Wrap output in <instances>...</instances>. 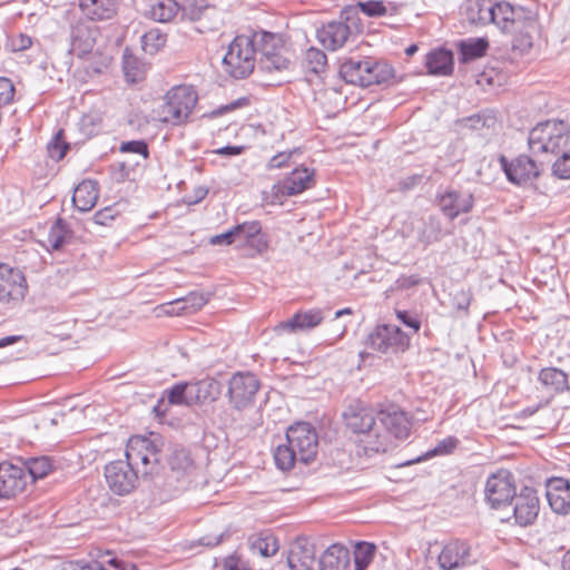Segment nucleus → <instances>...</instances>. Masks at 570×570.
Instances as JSON below:
<instances>
[{
  "instance_id": "f257e3e1",
  "label": "nucleus",
  "mask_w": 570,
  "mask_h": 570,
  "mask_svg": "<svg viewBox=\"0 0 570 570\" xmlns=\"http://www.w3.org/2000/svg\"><path fill=\"white\" fill-rule=\"evenodd\" d=\"M343 420L353 433L364 436L361 446L367 456L387 451L390 444L386 434L375 430L374 411L360 401L352 402L343 412Z\"/></svg>"
},
{
  "instance_id": "f03ea898",
  "label": "nucleus",
  "mask_w": 570,
  "mask_h": 570,
  "mask_svg": "<svg viewBox=\"0 0 570 570\" xmlns=\"http://www.w3.org/2000/svg\"><path fill=\"white\" fill-rule=\"evenodd\" d=\"M340 75L347 83L370 87L387 82L393 77V69L387 63L371 57H351L342 62Z\"/></svg>"
},
{
  "instance_id": "7ed1b4c3",
  "label": "nucleus",
  "mask_w": 570,
  "mask_h": 570,
  "mask_svg": "<svg viewBox=\"0 0 570 570\" xmlns=\"http://www.w3.org/2000/svg\"><path fill=\"white\" fill-rule=\"evenodd\" d=\"M255 41L249 36H237L223 58L224 70L235 79L247 78L256 65Z\"/></svg>"
},
{
  "instance_id": "20e7f679",
  "label": "nucleus",
  "mask_w": 570,
  "mask_h": 570,
  "mask_svg": "<svg viewBox=\"0 0 570 570\" xmlns=\"http://www.w3.org/2000/svg\"><path fill=\"white\" fill-rule=\"evenodd\" d=\"M198 100L196 90L191 86L180 85L173 87L165 96V104L160 108L159 119L174 126L185 124Z\"/></svg>"
},
{
  "instance_id": "39448f33",
  "label": "nucleus",
  "mask_w": 570,
  "mask_h": 570,
  "mask_svg": "<svg viewBox=\"0 0 570 570\" xmlns=\"http://www.w3.org/2000/svg\"><path fill=\"white\" fill-rule=\"evenodd\" d=\"M569 140V126L562 120H547L529 132L528 144L533 154L558 153Z\"/></svg>"
},
{
  "instance_id": "423d86ee",
  "label": "nucleus",
  "mask_w": 570,
  "mask_h": 570,
  "mask_svg": "<svg viewBox=\"0 0 570 570\" xmlns=\"http://www.w3.org/2000/svg\"><path fill=\"white\" fill-rule=\"evenodd\" d=\"M503 13L513 17L512 48L520 53L528 52L533 46L537 14L531 9L517 3L504 4Z\"/></svg>"
},
{
  "instance_id": "0eeeda50",
  "label": "nucleus",
  "mask_w": 570,
  "mask_h": 570,
  "mask_svg": "<svg viewBox=\"0 0 570 570\" xmlns=\"http://www.w3.org/2000/svg\"><path fill=\"white\" fill-rule=\"evenodd\" d=\"M410 336L392 324L377 325L366 341L370 348L383 354L404 352L410 347Z\"/></svg>"
},
{
  "instance_id": "6e6552de",
  "label": "nucleus",
  "mask_w": 570,
  "mask_h": 570,
  "mask_svg": "<svg viewBox=\"0 0 570 570\" xmlns=\"http://www.w3.org/2000/svg\"><path fill=\"white\" fill-rule=\"evenodd\" d=\"M126 462L132 468L140 463L142 465V474H153L156 472L160 458L159 451L154 443L145 436H132L128 440L125 451Z\"/></svg>"
},
{
  "instance_id": "1a4fd4ad",
  "label": "nucleus",
  "mask_w": 570,
  "mask_h": 570,
  "mask_svg": "<svg viewBox=\"0 0 570 570\" xmlns=\"http://www.w3.org/2000/svg\"><path fill=\"white\" fill-rule=\"evenodd\" d=\"M286 442L298 454V461L308 464L317 453L318 440L315 429L307 422H297L286 432Z\"/></svg>"
},
{
  "instance_id": "9d476101",
  "label": "nucleus",
  "mask_w": 570,
  "mask_h": 570,
  "mask_svg": "<svg viewBox=\"0 0 570 570\" xmlns=\"http://www.w3.org/2000/svg\"><path fill=\"white\" fill-rule=\"evenodd\" d=\"M484 493L491 508L498 510L508 508L517 494L512 473L500 470L491 474L487 480Z\"/></svg>"
},
{
  "instance_id": "9b49d317",
  "label": "nucleus",
  "mask_w": 570,
  "mask_h": 570,
  "mask_svg": "<svg viewBox=\"0 0 570 570\" xmlns=\"http://www.w3.org/2000/svg\"><path fill=\"white\" fill-rule=\"evenodd\" d=\"M261 382L253 373H235L228 383L229 402L237 410L249 407L254 404Z\"/></svg>"
},
{
  "instance_id": "f8f14e48",
  "label": "nucleus",
  "mask_w": 570,
  "mask_h": 570,
  "mask_svg": "<svg viewBox=\"0 0 570 570\" xmlns=\"http://www.w3.org/2000/svg\"><path fill=\"white\" fill-rule=\"evenodd\" d=\"M105 478L109 490L120 497L132 492L138 484V471L124 460L106 464Z\"/></svg>"
},
{
  "instance_id": "ddd939ff",
  "label": "nucleus",
  "mask_w": 570,
  "mask_h": 570,
  "mask_svg": "<svg viewBox=\"0 0 570 570\" xmlns=\"http://www.w3.org/2000/svg\"><path fill=\"white\" fill-rule=\"evenodd\" d=\"M512 514L503 518V521L513 519L514 523L520 527H528L534 523L540 511V501L537 491L532 488L524 487L514 495L511 503Z\"/></svg>"
},
{
  "instance_id": "4468645a",
  "label": "nucleus",
  "mask_w": 570,
  "mask_h": 570,
  "mask_svg": "<svg viewBox=\"0 0 570 570\" xmlns=\"http://www.w3.org/2000/svg\"><path fill=\"white\" fill-rule=\"evenodd\" d=\"M27 468L19 462H0V499H12L29 485Z\"/></svg>"
},
{
  "instance_id": "2eb2a0df",
  "label": "nucleus",
  "mask_w": 570,
  "mask_h": 570,
  "mask_svg": "<svg viewBox=\"0 0 570 570\" xmlns=\"http://www.w3.org/2000/svg\"><path fill=\"white\" fill-rule=\"evenodd\" d=\"M27 291L22 272L0 263V302L17 305L24 298Z\"/></svg>"
},
{
  "instance_id": "dca6fc26",
  "label": "nucleus",
  "mask_w": 570,
  "mask_h": 570,
  "mask_svg": "<svg viewBox=\"0 0 570 570\" xmlns=\"http://www.w3.org/2000/svg\"><path fill=\"white\" fill-rule=\"evenodd\" d=\"M499 163L507 179L518 186L527 185L540 175L539 166L527 155H520L512 160H508L505 156H501Z\"/></svg>"
},
{
  "instance_id": "f3484780",
  "label": "nucleus",
  "mask_w": 570,
  "mask_h": 570,
  "mask_svg": "<svg viewBox=\"0 0 570 570\" xmlns=\"http://www.w3.org/2000/svg\"><path fill=\"white\" fill-rule=\"evenodd\" d=\"M438 205L450 220H454L461 214L471 212L474 205V197L468 190L446 189L438 195Z\"/></svg>"
},
{
  "instance_id": "a211bd4d",
  "label": "nucleus",
  "mask_w": 570,
  "mask_h": 570,
  "mask_svg": "<svg viewBox=\"0 0 570 570\" xmlns=\"http://www.w3.org/2000/svg\"><path fill=\"white\" fill-rule=\"evenodd\" d=\"M315 185V171L305 166L294 168L284 179L273 186L276 194L296 196Z\"/></svg>"
},
{
  "instance_id": "6ab92c4d",
  "label": "nucleus",
  "mask_w": 570,
  "mask_h": 570,
  "mask_svg": "<svg viewBox=\"0 0 570 570\" xmlns=\"http://www.w3.org/2000/svg\"><path fill=\"white\" fill-rule=\"evenodd\" d=\"M316 562V546L306 537L296 538L287 553L289 570H313Z\"/></svg>"
},
{
  "instance_id": "aec40b11",
  "label": "nucleus",
  "mask_w": 570,
  "mask_h": 570,
  "mask_svg": "<svg viewBox=\"0 0 570 570\" xmlns=\"http://www.w3.org/2000/svg\"><path fill=\"white\" fill-rule=\"evenodd\" d=\"M142 14L159 23L178 22L181 0H142Z\"/></svg>"
},
{
  "instance_id": "412c9836",
  "label": "nucleus",
  "mask_w": 570,
  "mask_h": 570,
  "mask_svg": "<svg viewBox=\"0 0 570 570\" xmlns=\"http://www.w3.org/2000/svg\"><path fill=\"white\" fill-rule=\"evenodd\" d=\"M546 497L551 510L567 515L570 512V482L564 478H550L546 484Z\"/></svg>"
},
{
  "instance_id": "4be33fe9",
  "label": "nucleus",
  "mask_w": 570,
  "mask_h": 570,
  "mask_svg": "<svg viewBox=\"0 0 570 570\" xmlns=\"http://www.w3.org/2000/svg\"><path fill=\"white\" fill-rule=\"evenodd\" d=\"M350 36L351 27L343 20V14L341 16V20L330 21L317 29L318 41L327 50L332 51L342 48L348 40Z\"/></svg>"
},
{
  "instance_id": "5701e85b",
  "label": "nucleus",
  "mask_w": 570,
  "mask_h": 570,
  "mask_svg": "<svg viewBox=\"0 0 570 570\" xmlns=\"http://www.w3.org/2000/svg\"><path fill=\"white\" fill-rule=\"evenodd\" d=\"M379 420L385 428L386 432L395 439L404 440L411 431V423L407 415L395 406H389L381 410Z\"/></svg>"
},
{
  "instance_id": "b1692460",
  "label": "nucleus",
  "mask_w": 570,
  "mask_h": 570,
  "mask_svg": "<svg viewBox=\"0 0 570 570\" xmlns=\"http://www.w3.org/2000/svg\"><path fill=\"white\" fill-rule=\"evenodd\" d=\"M470 549L466 542L453 540L446 543L439 554V564L443 570H454L466 564Z\"/></svg>"
},
{
  "instance_id": "393cba45",
  "label": "nucleus",
  "mask_w": 570,
  "mask_h": 570,
  "mask_svg": "<svg viewBox=\"0 0 570 570\" xmlns=\"http://www.w3.org/2000/svg\"><path fill=\"white\" fill-rule=\"evenodd\" d=\"M497 2L491 0H466L464 16L470 23L485 26L493 23L495 19Z\"/></svg>"
},
{
  "instance_id": "a878e982",
  "label": "nucleus",
  "mask_w": 570,
  "mask_h": 570,
  "mask_svg": "<svg viewBox=\"0 0 570 570\" xmlns=\"http://www.w3.org/2000/svg\"><path fill=\"white\" fill-rule=\"evenodd\" d=\"M320 570H351V553L347 548L335 543L320 558Z\"/></svg>"
},
{
  "instance_id": "bb28decb",
  "label": "nucleus",
  "mask_w": 570,
  "mask_h": 570,
  "mask_svg": "<svg viewBox=\"0 0 570 570\" xmlns=\"http://www.w3.org/2000/svg\"><path fill=\"white\" fill-rule=\"evenodd\" d=\"M453 65L452 51L442 47L431 50L425 58L428 72L433 76H450Z\"/></svg>"
},
{
  "instance_id": "cd10ccee",
  "label": "nucleus",
  "mask_w": 570,
  "mask_h": 570,
  "mask_svg": "<svg viewBox=\"0 0 570 570\" xmlns=\"http://www.w3.org/2000/svg\"><path fill=\"white\" fill-rule=\"evenodd\" d=\"M98 197V184L94 180H83L73 190L72 204L79 212L86 213L94 208Z\"/></svg>"
},
{
  "instance_id": "c85d7f7f",
  "label": "nucleus",
  "mask_w": 570,
  "mask_h": 570,
  "mask_svg": "<svg viewBox=\"0 0 570 570\" xmlns=\"http://www.w3.org/2000/svg\"><path fill=\"white\" fill-rule=\"evenodd\" d=\"M538 380L541 385L556 394L570 390L568 374L558 367H544L539 372Z\"/></svg>"
},
{
  "instance_id": "c756f323",
  "label": "nucleus",
  "mask_w": 570,
  "mask_h": 570,
  "mask_svg": "<svg viewBox=\"0 0 570 570\" xmlns=\"http://www.w3.org/2000/svg\"><path fill=\"white\" fill-rule=\"evenodd\" d=\"M220 395V384L214 379L200 380L189 385L193 404L215 401Z\"/></svg>"
},
{
  "instance_id": "7c9ffc66",
  "label": "nucleus",
  "mask_w": 570,
  "mask_h": 570,
  "mask_svg": "<svg viewBox=\"0 0 570 570\" xmlns=\"http://www.w3.org/2000/svg\"><path fill=\"white\" fill-rule=\"evenodd\" d=\"M118 0H80V8L91 20L110 19L117 10Z\"/></svg>"
},
{
  "instance_id": "2f4dec72",
  "label": "nucleus",
  "mask_w": 570,
  "mask_h": 570,
  "mask_svg": "<svg viewBox=\"0 0 570 570\" xmlns=\"http://www.w3.org/2000/svg\"><path fill=\"white\" fill-rule=\"evenodd\" d=\"M324 320V312L321 308H312L303 312H297L291 320L283 324L284 327L292 331L312 330L318 326Z\"/></svg>"
},
{
  "instance_id": "473e14b6",
  "label": "nucleus",
  "mask_w": 570,
  "mask_h": 570,
  "mask_svg": "<svg viewBox=\"0 0 570 570\" xmlns=\"http://www.w3.org/2000/svg\"><path fill=\"white\" fill-rule=\"evenodd\" d=\"M122 70L126 80L136 83L145 78L148 65L135 56L129 48H126L122 53Z\"/></svg>"
},
{
  "instance_id": "72a5a7b5",
  "label": "nucleus",
  "mask_w": 570,
  "mask_h": 570,
  "mask_svg": "<svg viewBox=\"0 0 570 570\" xmlns=\"http://www.w3.org/2000/svg\"><path fill=\"white\" fill-rule=\"evenodd\" d=\"M450 232L443 229L441 219L438 216L430 215L423 220L417 238L424 245H430L440 242Z\"/></svg>"
},
{
  "instance_id": "f704fd0d",
  "label": "nucleus",
  "mask_w": 570,
  "mask_h": 570,
  "mask_svg": "<svg viewBox=\"0 0 570 570\" xmlns=\"http://www.w3.org/2000/svg\"><path fill=\"white\" fill-rule=\"evenodd\" d=\"M71 237L72 230L68 223L62 218H57L49 228L46 244L51 249L58 250L69 243Z\"/></svg>"
},
{
  "instance_id": "c9c22d12",
  "label": "nucleus",
  "mask_w": 570,
  "mask_h": 570,
  "mask_svg": "<svg viewBox=\"0 0 570 570\" xmlns=\"http://www.w3.org/2000/svg\"><path fill=\"white\" fill-rule=\"evenodd\" d=\"M252 39L255 41V47L259 45L257 50L261 52V58H269L276 52H281V50L286 49L283 39L272 32H259L255 33Z\"/></svg>"
},
{
  "instance_id": "e433bc0d",
  "label": "nucleus",
  "mask_w": 570,
  "mask_h": 570,
  "mask_svg": "<svg viewBox=\"0 0 570 570\" xmlns=\"http://www.w3.org/2000/svg\"><path fill=\"white\" fill-rule=\"evenodd\" d=\"M209 299L208 294L191 292L186 297L176 299L170 303L173 309L170 313L177 315L193 314L199 311Z\"/></svg>"
},
{
  "instance_id": "4c0bfd02",
  "label": "nucleus",
  "mask_w": 570,
  "mask_h": 570,
  "mask_svg": "<svg viewBox=\"0 0 570 570\" xmlns=\"http://www.w3.org/2000/svg\"><path fill=\"white\" fill-rule=\"evenodd\" d=\"M489 43L483 38H470L458 43L460 61L465 63L483 57Z\"/></svg>"
},
{
  "instance_id": "58836bf2",
  "label": "nucleus",
  "mask_w": 570,
  "mask_h": 570,
  "mask_svg": "<svg viewBox=\"0 0 570 570\" xmlns=\"http://www.w3.org/2000/svg\"><path fill=\"white\" fill-rule=\"evenodd\" d=\"M248 546L253 554L271 557L278 550L276 538L269 533H261L248 538Z\"/></svg>"
},
{
  "instance_id": "ea45409f",
  "label": "nucleus",
  "mask_w": 570,
  "mask_h": 570,
  "mask_svg": "<svg viewBox=\"0 0 570 570\" xmlns=\"http://www.w3.org/2000/svg\"><path fill=\"white\" fill-rule=\"evenodd\" d=\"M95 45V39L87 27H77L71 32V51L81 57L89 53Z\"/></svg>"
},
{
  "instance_id": "a19ab883",
  "label": "nucleus",
  "mask_w": 570,
  "mask_h": 570,
  "mask_svg": "<svg viewBox=\"0 0 570 570\" xmlns=\"http://www.w3.org/2000/svg\"><path fill=\"white\" fill-rule=\"evenodd\" d=\"M20 463L27 468L30 484L46 478L52 471V463L48 456L30 458Z\"/></svg>"
},
{
  "instance_id": "79ce46f5",
  "label": "nucleus",
  "mask_w": 570,
  "mask_h": 570,
  "mask_svg": "<svg viewBox=\"0 0 570 570\" xmlns=\"http://www.w3.org/2000/svg\"><path fill=\"white\" fill-rule=\"evenodd\" d=\"M258 66L266 72L289 70L292 67L291 52L286 48L269 58H261Z\"/></svg>"
},
{
  "instance_id": "37998d69",
  "label": "nucleus",
  "mask_w": 570,
  "mask_h": 570,
  "mask_svg": "<svg viewBox=\"0 0 570 570\" xmlns=\"http://www.w3.org/2000/svg\"><path fill=\"white\" fill-rule=\"evenodd\" d=\"M168 462L171 470L178 475L189 473L194 465L189 451L184 448H175L169 455Z\"/></svg>"
},
{
  "instance_id": "c03bdc74",
  "label": "nucleus",
  "mask_w": 570,
  "mask_h": 570,
  "mask_svg": "<svg viewBox=\"0 0 570 570\" xmlns=\"http://www.w3.org/2000/svg\"><path fill=\"white\" fill-rule=\"evenodd\" d=\"M303 66L309 72L322 73L327 67V57L323 50L311 47L305 51Z\"/></svg>"
},
{
  "instance_id": "a18cd8bd",
  "label": "nucleus",
  "mask_w": 570,
  "mask_h": 570,
  "mask_svg": "<svg viewBox=\"0 0 570 570\" xmlns=\"http://www.w3.org/2000/svg\"><path fill=\"white\" fill-rule=\"evenodd\" d=\"M298 456L288 442L277 445L274 452L275 464L282 471L291 470L298 461Z\"/></svg>"
},
{
  "instance_id": "49530a36",
  "label": "nucleus",
  "mask_w": 570,
  "mask_h": 570,
  "mask_svg": "<svg viewBox=\"0 0 570 570\" xmlns=\"http://www.w3.org/2000/svg\"><path fill=\"white\" fill-rule=\"evenodd\" d=\"M141 49L148 55L157 53L166 45V35L159 29H150L141 36Z\"/></svg>"
},
{
  "instance_id": "de8ad7c7",
  "label": "nucleus",
  "mask_w": 570,
  "mask_h": 570,
  "mask_svg": "<svg viewBox=\"0 0 570 570\" xmlns=\"http://www.w3.org/2000/svg\"><path fill=\"white\" fill-rule=\"evenodd\" d=\"M375 546L368 542H360L354 550V568L353 570H365L374 558Z\"/></svg>"
},
{
  "instance_id": "09e8293b",
  "label": "nucleus",
  "mask_w": 570,
  "mask_h": 570,
  "mask_svg": "<svg viewBox=\"0 0 570 570\" xmlns=\"http://www.w3.org/2000/svg\"><path fill=\"white\" fill-rule=\"evenodd\" d=\"M189 385L188 383H177L166 391L168 402L175 405H193L189 400Z\"/></svg>"
},
{
  "instance_id": "8fccbe9b",
  "label": "nucleus",
  "mask_w": 570,
  "mask_h": 570,
  "mask_svg": "<svg viewBox=\"0 0 570 570\" xmlns=\"http://www.w3.org/2000/svg\"><path fill=\"white\" fill-rule=\"evenodd\" d=\"M101 124L102 117L98 112H88L80 118L79 129L85 136L91 137L99 132Z\"/></svg>"
},
{
  "instance_id": "3c124183",
  "label": "nucleus",
  "mask_w": 570,
  "mask_h": 570,
  "mask_svg": "<svg viewBox=\"0 0 570 570\" xmlns=\"http://www.w3.org/2000/svg\"><path fill=\"white\" fill-rule=\"evenodd\" d=\"M237 242L248 243L261 233L262 226L257 220L244 222L233 227Z\"/></svg>"
},
{
  "instance_id": "603ef678",
  "label": "nucleus",
  "mask_w": 570,
  "mask_h": 570,
  "mask_svg": "<svg viewBox=\"0 0 570 570\" xmlns=\"http://www.w3.org/2000/svg\"><path fill=\"white\" fill-rule=\"evenodd\" d=\"M80 570H137L132 563H125L116 558L107 561V566L100 561H91L81 566Z\"/></svg>"
},
{
  "instance_id": "864d4df0",
  "label": "nucleus",
  "mask_w": 570,
  "mask_h": 570,
  "mask_svg": "<svg viewBox=\"0 0 570 570\" xmlns=\"http://www.w3.org/2000/svg\"><path fill=\"white\" fill-rule=\"evenodd\" d=\"M68 149L69 144H67L63 140L62 130H59L47 145L49 157L56 161L61 160L65 157Z\"/></svg>"
},
{
  "instance_id": "5fc2aeb1",
  "label": "nucleus",
  "mask_w": 570,
  "mask_h": 570,
  "mask_svg": "<svg viewBox=\"0 0 570 570\" xmlns=\"http://www.w3.org/2000/svg\"><path fill=\"white\" fill-rule=\"evenodd\" d=\"M207 11V7L193 6L190 0H181V13L179 14L178 22L200 20Z\"/></svg>"
},
{
  "instance_id": "6e6d98bb",
  "label": "nucleus",
  "mask_w": 570,
  "mask_h": 570,
  "mask_svg": "<svg viewBox=\"0 0 570 570\" xmlns=\"http://www.w3.org/2000/svg\"><path fill=\"white\" fill-rule=\"evenodd\" d=\"M504 4L511 3L507 1L497 2L495 19L493 24H495L503 33L511 35L513 37V17L503 13Z\"/></svg>"
},
{
  "instance_id": "4d7b16f0",
  "label": "nucleus",
  "mask_w": 570,
  "mask_h": 570,
  "mask_svg": "<svg viewBox=\"0 0 570 570\" xmlns=\"http://www.w3.org/2000/svg\"><path fill=\"white\" fill-rule=\"evenodd\" d=\"M357 7L370 18H379L387 13V8L381 0L360 1L357 2Z\"/></svg>"
},
{
  "instance_id": "13d9d810",
  "label": "nucleus",
  "mask_w": 570,
  "mask_h": 570,
  "mask_svg": "<svg viewBox=\"0 0 570 570\" xmlns=\"http://www.w3.org/2000/svg\"><path fill=\"white\" fill-rule=\"evenodd\" d=\"M396 318L409 330L412 331L413 334L417 333L421 328V320L415 312L405 311V309H394Z\"/></svg>"
},
{
  "instance_id": "bf43d9fd",
  "label": "nucleus",
  "mask_w": 570,
  "mask_h": 570,
  "mask_svg": "<svg viewBox=\"0 0 570 570\" xmlns=\"http://www.w3.org/2000/svg\"><path fill=\"white\" fill-rule=\"evenodd\" d=\"M299 154V149L294 148L292 150L281 151L274 155L267 163L266 167L269 170L281 169L291 165V159L294 155Z\"/></svg>"
},
{
  "instance_id": "052dcab7",
  "label": "nucleus",
  "mask_w": 570,
  "mask_h": 570,
  "mask_svg": "<svg viewBox=\"0 0 570 570\" xmlns=\"http://www.w3.org/2000/svg\"><path fill=\"white\" fill-rule=\"evenodd\" d=\"M459 444V440L455 436H448L438 442L435 448L429 451L424 458H430L431 455H444L451 453Z\"/></svg>"
},
{
  "instance_id": "680f3d73",
  "label": "nucleus",
  "mask_w": 570,
  "mask_h": 570,
  "mask_svg": "<svg viewBox=\"0 0 570 570\" xmlns=\"http://www.w3.org/2000/svg\"><path fill=\"white\" fill-rule=\"evenodd\" d=\"M119 150L121 153H131L140 155L145 159L148 158L149 156L148 145L146 144L145 140L125 141L121 144Z\"/></svg>"
},
{
  "instance_id": "e2e57ef3",
  "label": "nucleus",
  "mask_w": 570,
  "mask_h": 570,
  "mask_svg": "<svg viewBox=\"0 0 570 570\" xmlns=\"http://www.w3.org/2000/svg\"><path fill=\"white\" fill-rule=\"evenodd\" d=\"M553 174L561 179L570 178V150L562 156L552 166Z\"/></svg>"
},
{
  "instance_id": "0e129e2a",
  "label": "nucleus",
  "mask_w": 570,
  "mask_h": 570,
  "mask_svg": "<svg viewBox=\"0 0 570 570\" xmlns=\"http://www.w3.org/2000/svg\"><path fill=\"white\" fill-rule=\"evenodd\" d=\"M14 86L7 77H0V108L13 100Z\"/></svg>"
},
{
  "instance_id": "69168bd1",
  "label": "nucleus",
  "mask_w": 570,
  "mask_h": 570,
  "mask_svg": "<svg viewBox=\"0 0 570 570\" xmlns=\"http://www.w3.org/2000/svg\"><path fill=\"white\" fill-rule=\"evenodd\" d=\"M472 301V295L469 291L461 289L455 293L453 304L456 309L468 312Z\"/></svg>"
},
{
  "instance_id": "338daca9",
  "label": "nucleus",
  "mask_w": 570,
  "mask_h": 570,
  "mask_svg": "<svg viewBox=\"0 0 570 570\" xmlns=\"http://www.w3.org/2000/svg\"><path fill=\"white\" fill-rule=\"evenodd\" d=\"M237 242V237L234 228L228 229L225 233L212 236L209 239V244L212 245H230Z\"/></svg>"
},
{
  "instance_id": "774afa93",
  "label": "nucleus",
  "mask_w": 570,
  "mask_h": 570,
  "mask_svg": "<svg viewBox=\"0 0 570 570\" xmlns=\"http://www.w3.org/2000/svg\"><path fill=\"white\" fill-rule=\"evenodd\" d=\"M222 570H248L246 563L238 556L225 558Z\"/></svg>"
}]
</instances>
